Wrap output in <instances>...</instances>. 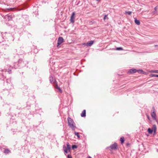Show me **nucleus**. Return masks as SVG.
<instances>
[{"label":"nucleus","instance_id":"obj_18","mask_svg":"<svg viewBox=\"0 0 158 158\" xmlns=\"http://www.w3.org/2000/svg\"><path fill=\"white\" fill-rule=\"evenodd\" d=\"M7 21L10 20L12 19L11 15H7Z\"/></svg>","mask_w":158,"mask_h":158},{"label":"nucleus","instance_id":"obj_7","mask_svg":"<svg viewBox=\"0 0 158 158\" xmlns=\"http://www.w3.org/2000/svg\"><path fill=\"white\" fill-rule=\"evenodd\" d=\"M137 69H130L127 72V74H133L137 72Z\"/></svg>","mask_w":158,"mask_h":158},{"label":"nucleus","instance_id":"obj_16","mask_svg":"<svg viewBox=\"0 0 158 158\" xmlns=\"http://www.w3.org/2000/svg\"><path fill=\"white\" fill-rule=\"evenodd\" d=\"M18 62L19 64H20L23 63V61L22 59L20 58L18 60Z\"/></svg>","mask_w":158,"mask_h":158},{"label":"nucleus","instance_id":"obj_35","mask_svg":"<svg viewBox=\"0 0 158 158\" xmlns=\"http://www.w3.org/2000/svg\"><path fill=\"white\" fill-rule=\"evenodd\" d=\"M153 109H154V107H153Z\"/></svg>","mask_w":158,"mask_h":158},{"label":"nucleus","instance_id":"obj_23","mask_svg":"<svg viewBox=\"0 0 158 158\" xmlns=\"http://www.w3.org/2000/svg\"><path fill=\"white\" fill-rule=\"evenodd\" d=\"M157 75L155 74H150V76L151 77H157Z\"/></svg>","mask_w":158,"mask_h":158},{"label":"nucleus","instance_id":"obj_4","mask_svg":"<svg viewBox=\"0 0 158 158\" xmlns=\"http://www.w3.org/2000/svg\"><path fill=\"white\" fill-rule=\"evenodd\" d=\"M66 147L65 145L63 146V149L65 153H67L70 151V146L69 143H67Z\"/></svg>","mask_w":158,"mask_h":158},{"label":"nucleus","instance_id":"obj_21","mask_svg":"<svg viewBox=\"0 0 158 158\" xmlns=\"http://www.w3.org/2000/svg\"><path fill=\"white\" fill-rule=\"evenodd\" d=\"M115 49L117 50H123V48L122 47L117 48Z\"/></svg>","mask_w":158,"mask_h":158},{"label":"nucleus","instance_id":"obj_30","mask_svg":"<svg viewBox=\"0 0 158 158\" xmlns=\"http://www.w3.org/2000/svg\"><path fill=\"white\" fill-rule=\"evenodd\" d=\"M107 15H105L104 16V20H105V19H106V18L107 17Z\"/></svg>","mask_w":158,"mask_h":158},{"label":"nucleus","instance_id":"obj_26","mask_svg":"<svg viewBox=\"0 0 158 158\" xmlns=\"http://www.w3.org/2000/svg\"><path fill=\"white\" fill-rule=\"evenodd\" d=\"M14 8H10V9H6V11H11L12 10V9H13Z\"/></svg>","mask_w":158,"mask_h":158},{"label":"nucleus","instance_id":"obj_29","mask_svg":"<svg viewBox=\"0 0 158 158\" xmlns=\"http://www.w3.org/2000/svg\"><path fill=\"white\" fill-rule=\"evenodd\" d=\"M67 158H72L71 156L70 155H67Z\"/></svg>","mask_w":158,"mask_h":158},{"label":"nucleus","instance_id":"obj_1","mask_svg":"<svg viewBox=\"0 0 158 158\" xmlns=\"http://www.w3.org/2000/svg\"><path fill=\"white\" fill-rule=\"evenodd\" d=\"M67 120L69 126L73 130H75L76 127L73 120L71 118L69 117L67 118Z\"/></svg>","mask_w":158,"mask_h":158},{"label":"nucleus","instance_id":"obj_19","mask_svg":"<svg viewBox=\"0 0 158 158\" xmlns=\"http://www.w3.org/2000/svg\"><path fill=\"white\" fill-rule=\"evenodd\" d=\"M49 78V81H50V82L51 83H52V82L53 81V77H52V76H50Z\"/></svg>","mask_w":158,"mask_h":158},{"label":"nucleus","instance_id":"obj_8","mask_svg":"<svg viewBox=\"0 0 158 158\" xmlns=\"http://www.w3.org/2000/svg\"><path fill=\"white\" fill-rule=\"evenodd\" d=\"M151 115L152 118H153V119L154 120H156V121H157L156 119V113L155 112V111H154L152 112L151 113Z\"/></svg>","mask_w":158,"mask_h":158},{"label":"nucleus","instance_id":"obj_17","mask_svg":"<svg viewBox=\"0 0 158 158\" xmlns=\"http://www.w3.org/2000/svg\"><path fill=\"white\" fill-rule=\"evenodd\" d=\"M135 23L138 25H139L140 24V22L138 20L135 19Z\"/></svg>","mask_w":158,"mask_h":158},{"label":"nucleus","instance_id":"obj_14","mask_svg":"<svg viewBox=\"0 0 158 158\" xmlns=\"http://www.w3.org/2000/svg\"><path fill=\"white\" fill-rule=\"evenodd\" d=\"M74 134L75 135H76L78 138V139H79L80 138V135L79 134V133L78 132H76L75 131L74 132Z\"/></svg>","mask_w":158,"mask_h":158},{"label":"nucleus","instance_id":"obj_9","mask_svg":"<svg viewBox=\"0 0 158 158\" xmlns=\"http://www.w3.org/2000/svg\"><path fill=\"white\" fill-rule=\"evenodd\" d=\"M94 42V41L91 40L90 41H88L86 43H85L84 44L87 46H90L93 44Z\"/></svg>","mask_w":158,"mask_h":158},{"label":"nucleus","instance_id":"obj_12","mask_svg":"<svg viewBox=\"0 0 158 158\" xmlns=\"http://www.w3.org/2000/svg\"><path fill=\"white\" fill-rule=\"evenodd\" d=\"M137 72H138L139 73L142 74H146V73L143 71L141 69H137Z\"/></svg>","mask_w":158,"mask_h":158},{"label":"nucleus","instance_id":"obj_13","mask_svg":"<svg viewBox=\"0 0 158 158\" xmlns=\"http://www.w3.org/2000/svg\"><path fill=\"white\" fill-rule=\"evenodd\" d=\"M81 117H85L86 116V110H83L81 114Z\"/></svg>","mask_w":158,"mask_h":158},{"label":"nucleus","instance_id":"obj_34","mask_svg":"<svg viewBox=\"0 0 158 158\" xmlns=\"http://www.w3.org/2000/svg\"><path fill=\"white\" fill-rule=\"evenodd\" d=\"M88 158H91V157L90 156H89L88 157Z\"/></svg>","mask_w":158,"mask_h":158},{"label":"nucleus","instance_id":"obj_25","mask_svg":"<svg viewBox=\"0 0 158 158\" xmlns=\"http://www.w3.org/2000/svg\"><path fill=\"white\" fill-rule=\"evenodd\" d=\"M157 6H156L155 7L154 10H155V11L153 12V13L154 14H155L156 13V12L157 11Z\"/></svg>","mask_w":158,"mask_h":158},{"label":"nucleus","instance_id":"obj_6","mask_svg":"<svg viewBox=\"0 0 158 158\" xmlns=\"http://www.w3.org/2000/svg\"><path fill=\"white\" fill-rule=\"evenodd\" d=\"M75 15V12H73L70 17V21L72 23H74V22Z\"/></svg>","mask_w":158,"mask_h":158},{"label":"nucleus","instance_id":"obj_20","mask_svg":"<svg viewBox=\"0 0 158 158\" xmlns=\"http://www.w3.org/2000/svg\"><path fill=\"white\" fill-rule=\"evenodd\" d=\"M2 16L3 18V19H4L5 21H7V15L5 16L3 15Z\"/></svg>","mask_w":158,"mask_h":158},{"label":"nucleus","instance_id":"obj_24","mask_svg":"<svg viewBox=\"0 0 158 158\" xmlns=\"http://www.w3.org/2000/svg\"><path fill=\"white\" fill-rule=\"evenodd\" d=\"M132 12L131 11H126L125 12L126 14H127L128 15H130Z\"/></svg>","mask_w":158,"mask_h":158},{"label":"nucleus","instance_id":"obj_5","mask_svg":"<svg viewBox=\"0 0 158 158\" xmlns=\"http://www.w3.org/2000/svg\"><path fill=\"white\" fill-rule=\"evenodd\" d=\"M64 41V40L62 37H59L57 40V47H58L59 45Z\"/></svg>","mask_w":158,"mask_h":158},{"label":"nucleus","instance_id":"obj_11","mask_svg":"<svg viewBox=\"0 0 158 158\" xmlns=\"http://www.w3.org/2000/svg\"><path fill=\"white\" fill-rule=\"evenodd\" d=\"M3 150L2 151L3 153L6 154H7L10 152V150L8 148H3Z\"/></svg>","mask_w":158,"mask_h":158},{"label":"nucleus","instance_id":"obj_32","mask_svg":"<svg viewBox=\"0 0 158 158\" xmlns=\"http://www.w3.org/2000/svg\"><path fill=\"white\" fill-rule=\"evenodd\" d=\"M8 72L9 73H10L11 72V70H9V71H8Z\"/></svg>","mask_w":158,"mask_h":158},{"label":"nucleus","instance_id":"obj_3","mask_svg":"<svg viewBox=\"0 0 158 158\" xmlns=\"http://www.w3.org/2000/svg\"><path fill=\"white\" fill-rule=\"evenodd\" d=\"M156 125L154 124L153 125L152 129L149 128L148 129V133L150 134H152L154 132V134H156Z\"/></svg>","mask_w":158,"mask_h":158},{"label":"nucleus","instance_id":"obj_31","mask_svg":"<svg viewBox=\"0 0 158 158\" xmlns=\"http://www.w3.org/2000/svg\"><path fill=\"white\" fill-rule=\"evenodd\" d=\"M147 117L148 118V119L149 120H150V117L147 114Z\"/></svg>","mask_w":158,"mask_h":158},{"label":"nucleus","instance_id":"obj_2","mask_svg":"<svg viewBox=\"0 0 158 158\" xmlns=\"http://www.w3.org/2000/svg\"><path fill=\"white\" fill-rule=\"evenodd\" d=\"M107 149H108L110 150H116L118 149V145L117 143L115 142L114 144H112L109 147H107Z\"/></svg>","mask_w":158,"mask_h":158},{"label":"nucleus","instance_id":"obj_28","mask_svg":"<svg viewBox=\"0 0 158 158\" xmlns=\"http://www.w3.org/2000/svg\"><path fill=\"white\" fill-rule=\"evenodd\" d=\"M153 73H158V70H154L152 71Z\"/></svg>","mask_w":158,"mask_h":158},{"label":"nucleus","instance_id":"obj_27","mask_svg":"<svg viewBox=\"0 0 158 158\" xmlns=\"http://www.w3.org/2000/svg\"><path fill=\"white\" fill-rule=\"evenodd\" d=\"M130 144L129 143H127L126 144V147L127 148H128L129 147H130Z\"/></svg>","mask_w":158,"mask_h":158},{"label":"nucleus","instance_id":"obj_10","mask_svg":"<svg viewBox=\"0 0 158 158\" xmlns=\"http://www.w3.org/2000/svg\"><path fill=\"white\" fill-rule=\"evenodd\" d=\"M54 83L55 84V88L58 89V90H59L60 93H62V90L60 88V87L58 86V85H57V84L56 82V81H55V82H54Z\"/></svg>","mask_w":158,"mask_h":158},{"label":"nucleus","instance_id":"obj_33","mask_svg":"<svg viewBox=\"0 0 158 158\" xmlns=\"http://www.w3.org/2000/svg\"><path fill=\"white\" fill-rule=\"evenodd\" d=\"M154 46L155 47H158V45H154Z\"/></svg>","mask_w":158,"mask_h":158},{"label":"nucleus","instance_id":"obj_15","mask_svg":"<svg viewBox=\"0 0 158 158\" xmlns=\"http://www.w3.org/2000/svg\"><path fill=\"white\" fill-rule=\"evenodd\" d=\"M120 141H121V143L122 144H123L124 143V138L123 136H122V137H121L120 138Z\"/></svg>","mask_w":158,"mask_h":158},{"label":"nucleus","instance_id":"obj_22","mask_svg":"<svg viewBox=\"0 0 158 158\" xmlns=\"http://www.w3.org/2000/svg\"><path fill=\"white\" fill-rule=\"evenodd\" d=\"M72 149H76V148H77V146L76 145H73L72 146Z\"/></svg>","mask_w":158,"mask_h":158},{"label":"nucleus","instance_id":"obj_36","mask_svg":"<svg viewBox=\"0 0 158 158\" xmlns=\"http://www.w3.org/2000/svg\"><path fill=\"white\" fill-rule=\"evenodd\" d=\"M157 77H158V75H157Z\"/></svg>","mask_w":158,"mask_h":158}]
</instances>
